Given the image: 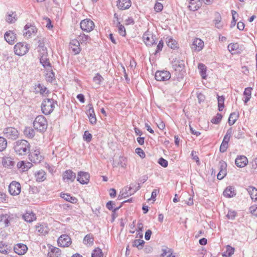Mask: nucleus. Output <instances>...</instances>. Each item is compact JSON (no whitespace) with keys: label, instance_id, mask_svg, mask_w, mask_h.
Masks as SVG:
<instances>
[{"label":"nucleus","instance_id":"obj_1","mask_svg":"<svg viewBox=\"0 0 257 257\" xmlns=\"http://www.w3.org/2000/svg\"><path fill=\"white\" fill-rule=\"evenodd\" d=\"M13 148L17 155H26L30 152V145L25 140H19L14 143Z\"/></svg>","mask_w":257,"mask_h":257},{"label":"nucleus","instance_id":"obj_2","mask_svg":"<svg viewBox=\"0 0 257 257\" xmlns=\"http://www.w3.org/2000/svg\"><path fill=\"white\" fill-rule=\"evenodd\" d=\"M34 128L40 132H44L47 128V121L43 115L37 116L33 122Z\"/></svg>","mask_w":257,"mask_h":257},{"label":"nucleus","instance_id":"obj_3","mask_svg":"<svg viewBox=\"0 0 257 257\" xmlns=\"http://www.w3.org/2000/svg\"><path fill=\"white\" fill-rule=\"evenodd\" d=\"M54 107V100L52 98L45 99L41 104V110L45 115L51 113L53 111Z\"/></svg>","mask_w":257,"mask_h":257},{"label":"nucleus","instance_id":"obj_4","mask_svg":"<svg viewBox=\"0 0 257 257\" xmlns=\"http://www.w3.org/2000/svg\"><path fill=\"white\" fill-rule=\"evenodd\" d=\"M14 49L15 54L18 56H23L28 52L29 47L28 44L19 42L15 45Z\"/></svg>","mask_w":257,"mask_h":257},{"label":"nucleus","instance_id":"obj_5","mask_svg":"<svg viewBox=\"0 0 257 257\" xmlns=\"http://www.w3.org/2000/svg\"><path fill=\"white\" fill-rule=\"evenodd\" d=\"M3 133L6 138L12 140H16L19 136L18 131L13 127H7L4 128Z\"/></svg>","mask_w":257,"mask_h":257},{"label":"nucleus","instance_id":"obj_6","mask_svg":"<svg viewBox=\"0 0 257 257\" xmlns=\"http://www.w3.org/2000/svg\"><path fill=\"white\" fill-rule=\"evenodd\" d=\"M80 25L81 29L86 32H91L93 30L94 27V24L93 22L88 19L81 21Z\"/></svg>","mask_w":257,"mask_h":257},{"label":"nucleus","instance_id":"obj_7","mask_svg":"<svg viewBox=\"0 0 257 257\" xmlns=\"http://www.w3.org/2000/svg\"><path fill=\"white\" fill-rule=\"evenodd\" d=\"M21 191V184L16 181H12L9 186V191L12 195H18Z\"/></svg>","mask_w":257,"mask_h":257},{"label":"nucleus","instance_id":"obj_8","mask_svg":"<svg viewBox=\"0 0 257 257\" xmlns=\"http://www.w3.org/2000/svg\"><path fill=\"white\" fill-rule=\"evenodd\" d=\"M144 43L147 46H151L155 43L156 37L150 32L147 31L143 36Z\"/></svg>","mask_w":257,"mask_h":257},{"label":"nucleus","instance_id":"obj_9","mask_svg":"<svg viewBox=\"0 0 257 257\" xmlns=\"http://www.w3.org/2000/svg\"><path fill=\"white\" fill-rule=\"evenodd\" d=\"M155 76L156 80L164 81L169 80L171 78V74L168 71H157Z\"/></svg>","mask_w":257,"mask_h":257},{"label":"nucleus","instance_id":"obj_10","mask_svg":"<svg viewBox=\"0 0 257 257\" xmlns=\"http://www.w3.org/2000/svg\"><path fill=\"white\" fill-rule=\"evenodd\" d=\"M29 159L30 161L35 164H38L44 159L43 157L40 155L39 150H36L29 154Z\"/></svg>","mask_w":257,"mask_h":257},{"label":"nucleus","instance_id":"obj_11","mask_svg":"<svg viewBox=\"0 0 257 257\" xmlns=\"http://www.w3.org/2000/svg\"><path fill=\"white\" fill-rule=\"evenodd\" d=\"M89 174L85 172H79L78 173L77 180L82 184H87L89 181Z\"/></svg>","mask_w":257,"mask_h":257},{"label":"nucleus","instance_id":"obj_12","mask_svg":"<svg viewBox=\"0 0 257 257\" xmlns=\"http://www.w3.org/2000/svg\"><path fill=\"white\" fill-rule=\"evenodd\" d=\"M135 186L136 187L135 189H133L132 187L131 186L129 187H125L121 192L122 197L125 198L129 195H131L141 188V186L139 184H138L137 186H136V185H135Z\"/></svg>","mask_w":257,"mask_h":257},{"label":"nucleus","instance_id":"obj_13","mask_svg":"<svg viewBox=\"0 0 257 257\" xmlns=\"http://www.w3.org/2000/svg\"><path fill=\"white\" fill-rule=\"evenodd\" d=\"M69 48L75 54H79L81 50L79 41L75 39L70 42Z\"/></svg>","mask_w":257,"mask_h":257},{"label":"nucleus","instance_id":"obj_14","mask_svg":"<svg viewBox=\"0 0 257 257\" xmlns=\"http://www.w3.org/2000/svg\"><path fill=\"white\" fill-rule=\"evenodd\" d=\"M204 47V42L199 38H195L192 44L191 49L195 52L200 51Z\"/></svg>","mask_w":257,"mask_h":257},{"label":"nucleus","instance_id":"obj_15","mask_svg":"<svg viewBox=\"0 0 257 257\" xmlns=\"http://www.w3.org/2000/svg\"><path fill=\"white\" fill-rule=\"evenodd\" d=\"M219 172L217 175V179H222L226 175L227 164L224 161H220L219 164Z\"/></svg>","mask_w":257,"mask_h":257},{"label":"nucleus","instance_id":"obj_16","mask_svg":"<svg viewBox=\"0 0 257 257\" xmlns=\"http://www.w3.org/2000/svg\"><path fill=\"white\" fill-rule=\"evenodd\" d=\"M4 37L5 40L10 45L14 44L17 38L16 34L12 31L6 32Z\"/></svg>","mask_w":257,"mask_h":257},{"label":"nucleus","instance_id":"obj_17","mask_svg":"<svg viewBox=\"0 0 257 257\" xmlns=\"http://www.w3.org/2000/svg\"><path fill=\"white\" fill-rule=\"evenodd\" d=\"M14 250L17 254L23 255L27 251L28 247L26 244L23 243H18L14 246Z\"/></svg>","mask_w":257,"mask_h":257},{"label":"nucleus","instance_id":"obj_18","mask_svg":"<svg viewBox=\"0 0 257 257\" xmlns=\"http://www.w3.org/2000/svg\"><path fill=\"white\" fill-rule=\"evenodd\" d=\"M248 163V160L247 158L244 156H237L235 160V164L238 167L240 168H243L245 167Z\"/></svg>","mask_w":257,"mask_h":257},{"label":"nucleus","instance_id":"obj_19","mask_svg":"<svg viewBox=\"0 0 257 257\" xmlns=\"http://www.w3.org/2000/svg\"><path fill=\"white\" fill-rule=\"evenodd\" d=\"M172 66L176 71H181L185 67L184 61L177 59H175L172 61Z\"/></svg>","mask_w":257,"mask_h":257},{"label":"nucleus","instance_id":"obj_20","mask_svg":"<svg viewBox=\"0 0 257 257\" xmlns=\"http://www.w3.org/2000/svg\"><path fill=\"white\" fill-rule=\"evenodd\" d=\"M130 0H118L117 2L118 8L121 10L128 9L131 6Z\"/></svg>","mask_w":257,"mask_h":257},{"label":"nucleus","instance_id":"obj_21","mask_svg":"<svg viewBox=\"0 0 257 257\" xmlns=\"http://www.w3.org/2000/svg\"><path fill=\"white\" fill-rule=\"evenodd\" d=\"M89 109L87 111V114L89 118L90 122L91 124H95L96 122V118L95 116L94 109L91 104L89 105Z\"/></svg>","mask_w":257,"mask_h":257},{"label":"nucleus","instance_id":"obj_22","mask_svg":"<svg viewBox=\"0 0 257 257\" xmlns=\"http://www.w3.org/2000/svg\"><path fill=\"white\" fill-rule=\"evenodd\" d=\"M40 62L46 69L49 70L52 68V65L49 59L48 58V56H41L40 58Z\"/></svg>","mask_w":257,"mask_h":257},{"label":"nucleus","instance_id":"obj_23","mask_svg":"<svg viewBox=\"0 0 257 257\" xmlns=\"http://www.w3.org/2000/svg\"><path fill=\"white\" fill-rule=\"evenodd\" d=\"M36 230L42 235H45L49 232V228L47 224H41L39 225H36Z\"/></svg>","mask_w":257,"mask_h":257},{"label":"nucleus","instance_id":"obj_24","mask_svg":"<svg viewBox=\"0 0 257 257\" xmlns=\"http://www.w3.org/2000/svg\"><path fill=\"white\" fill-rule=\"evenodd\" d=\"M236 195L234 187L233 186L227 187L223 191V195L227 198L233 197Z\"/></svg>","mask_w":257,"mask_h":257},{"label":"nucleus","instance_id":"obj_25","mask_svg":"<svg viewBox=\"0 0 257 257\" xmlns=\"http://www.w3.org/2000/svg\"><path fill=\"white\" fill-rule=\"evenodd\" d=\"M32 166V164L30 162H26L22 161L18 163L17 167L21 169L23 172L28 171Z\"/></svg>","mask_w":257,"mask_h":257},{"label":"nucleus","instance_id":"obj_26","mask_svg":"<svg viewBox=\"0 0 257 257\" xmlns=\"http://www.w3.org/2000/svg\"><path fill=\"white\" fill-rule=\"evenodd\" d=\"M190 5L188 8L190 10L195 11L200 7V0H189Z\"/></svg>","mask_w":257,"mask_h":257},{"label":"nucleus","instance_id":"obj_27","mask_svg":"<svg viewBox=\"0 0 257 257\" xmlns=\"http://www.w3.org/2000/svg\"><path fill=\"white\" fill-rule=\"evenodd\" d=\"M36 180L37 182H41L46 179V173L44 171L40 170L35 173Z\"/></svg>","mask_w":257,"mask_h":257},{"label":"nucleus","instance_id":"obj_28","mask_svg":"<svg viewBox=\"0 0 257 257\" xmlns=\"http://www.w3.org/2000/svg\"><path fill=\"white\" fill-rule=\"evenodd\" d=\"M50 248V251L48 253L49 257H60L61 251L59 248L51 246Z\"/></svg>","mask_w":257,"mask_h":257},{"label":"nucleus","instance_id":"obj_29","mask_svg":"<svg viewBox=\"0 0 257 257\" xmlns=\"http://www.w3.org/2000/svg\"><path fill=\"white\" fill-rule=\"evenodd\" d=\"M247 191L249 194L252 200L257 201V189L252 186H249L247 188Z\"/></svg>","mask_w":257,"mask_h":257},{"label":"nucleus","instance_id":"obj_30","mask_svg":"<svg viewBox=\"0 0 257 257\" xmlns=\"http://www.w3.org/2000/svg\"><path fill=\"white\" fill-rule=\"evenodd\" d=\"M227 48L232 54L237 53L239 51V45L236 43L229 44Z\"/></svg>","mask_w":257,"mask_h":257},{"label":"nucleus","instance_id":"obj_31","mask_svg":"<svg viewBox=\"0 0 257 257\" xmlns=\"http://www.w3.org/2000/svg\"><path fill=\"white\" fill-rule=\"evenodd\" d=\"M23 218L28 222H32L36 220V217L35 214L33 212H26L23 215Z\"/></svg>","mask_w":257,"mask_h":257},{"label":"nucleus","instance_id":"obj_32","mask_svg":"<svg viewBox=\"0 0 257 257\" xmlns=\"http://www.w3.org/2000/svg\"><path fill=\"white\" fill-rule=\"evenodd\" d=\"M12 218L10 216L7 214H1L0 215V223L4 222L5 226L8 227L10 224V221Z\"/></svg>","mask_w":257,"mask_h":257},{"label":"nucleus","instance_id":"obj_33","mask_svg":"<svg viewBox=\"0 0 257 257\" xmlns=\"http://www.w3.org/2000/svg\"><path fill=\"white\" fill-rule=\"evenodd\" d=\"M76 178V174L72 170H68L65 171V179L68 181L72 182Z\"/></svg>","mask_w":257,"mask_h":257},{"label":"nucleus","instance_id":"obj_34","mask_svg":"<svg viewBox=\"0 0 257 257\" xmlns=\"http://www.w3.org/2000/svg\"><path fill=\"white\" fill-rule=\"evenodd\" d=\"M166 42L168 46L171 49H175L178 47V44L176 41L171 37H167Z\"/></svg>","mask_w":257,"mask_h":257},{"label":"nucleus","instance_id":"obj_35","mask_svg":"<svg viewBox=\"0 0 257 257\" xmlns=\"http://www.w3.org/2000/svg\"><path fill=\"white\" fill-rule=\"evenodd\" d=\"M239 116V114L238 112H234L231 113L229 117L228 118V124L230 125H233L237 119L238 117Z\"/></svg>","mask_w":257,"mask_h":257},{"label":"nucleus","instance_id":"obj_36","mask_svg":"<svg viewBox=\"0 0 257 257\" xmlns=\"http://www.w3.org/2000/svg\"><path fill=\"white\" fill-rule=\"evenodd\" d=\"M45 77L46 81L50 82H52L53 80L55 79V73L53 71L52 68L49 70L47 69V73L46 74Z\"/></svg>","mask_w":257,"mask_h":257},{"label":"nucleus","instance_id":"obj_37","mask_svg":"<svg viewBox=\"0 0 257 257\" xmlns=\"http://www.w3.org/2000/svg\"><path fill=\"white\" fill-rule=\"evenodd\" d=\"M198 69L199 70L200 74L203 79H205L206 77V67L203 63H199L198 65Z\"/></svg>","mask_w":257,"mask_h":257},{"label":"nucleus","instance_id":"obj_38","mask_svg":"<svg viewBox=\"0 0 257 257\" xmlns=\"http://www.w3.org/2000/svg\"><path fill=\"white\" fill-rule=\"evenodd\" d=\"M232 133V129L231 127L227 130L226 135L224 137L222 144H225L228 146V142L230 140L231 135Z\"/></svg>","mask_w":257,"mask_h":257},{"label":"nucleus","instance_id":"obj_39","mask_svg":"<svg viewBox=\"0 0 257 257\" xmlns=\"http://www.w3.org/2000/svg\"><path fill=\"white\" fill-rule=\"evenodd\" d=\"M94 238L91 234H87L83 239V243L85 244L92 245L93 244Z\"/></svg>","mask_w":257,"mask_h":257},{"label":"nucleus","instance_id":"obj_40","mask_svg":"<svg viewBox=\"0 0 257 257\" xmlns=\"http://www.w3.org/2000/svg\"><path fill=\"white\" fill-rule=\"evenodd\" d=\"M24 133V135L29 138H33L35 134V131L30 127H26Z\"/></svg>","mask_w":257,"mask_h":257},{"label":"nucleus","instance_id":"obj_41","mask_svg":"<svg viewBox=\"0 0 257 257\" xmlns=\"http://www.w3.org/2000/svg\"><path fill=\"white\" fill-rule=\"evenodd\" d=\"M162 253L160 255V257H169L172 254H173V250L167 247H165L162 249Z\"/></svg>","mask_w":257,"mask_h":257},{"label":"nucleus","instance_id":"obj_42","mask_svg":"<svg viewBox=\"0 0 257 257\" xmlns=\"http://www.w3.org/2000/svg\"><path fill=\"white\" fill-rule=\"evenodd\" d=\"M234 252V248L229 245H227L226 250L224 251L223 256L225 257H230Z\"/></svg>","mask_w":257,"mask_h":257},{"label":"nucleus","instance_id":"obj_43","mask_svg":"<svg viewBox=\"0 0 257 257\" xmlns=\"http://www.w3.org/2000/svg\"><path fill=\"white\" fill-rule=\"evenodd\" d=\"M9 245L3 241L0 242V252L7 254L9 253Z\"/></svg>","mask_w":257,"mask_h":257},{"label":"nucleus","instance_id":"obj_44","mask_svg":"<svg viewBox=\"0 0 257 257\" xmlns=\"http://www.w3.org/2000/svg\"><path fill=\"white\" fill-rule=\"evenodd\" d=\"M145 244V241L142 239H136L133 242V246L136 247L138 249H142Z\"/></svg>","mask_w":257,"mask_h":257},{"label":"nucleus","instance_id":"obj_45","mask_svg":"<svg viewBox=\"0 0 257 257\" xmlns=\"http://www.w3.org/2000/svg\"><path fill=\"white\" fill-rule=\"evenodd\" d=\"M224 100H225V98L223 95H222V96L217 95L218 107V110L220 111H222L224 107Z\"/></svg>","mask_w":257,"mask_h":257},{"label":"nucleus","instance_id":"obj_46","mask_svg":"<svg viewBox=\"0 0 257 257\" xmlns=\"http://www.w3.org/2000/svg\"><path fill=\"white\" fill-rule=\"evenodd\" d=\"M251 88L249 87L246 88L243 92V95L245 96V99L244 102L245 103H247L250 99L251 97Z\"/></svg>","mask_w":257,"mask_h":257},{"label":"nucleus","instance_id":"obj_47","mask_svg":"<svg viewBox=\"0 0 257 257\" xmlns=\"http://www.w3.org/2000/svg\"><path fill=\"white\" fill-rule=\"evenodd\" d=\"M79 41L80 43L86 44L89 40H90V38L89 36L86 35L84 34H81L78 37Z\"/></svg>","mask_w":257,"mask_h":257},{"label":"nucleus","instance_id":"obj_48","mask_svg":"<svg viewBox=\"0 0 257 257\" xmlns=\"http://www.w3.org/2000/svg\"><path fill=\"white\" fill-rule=\"evenodd\" d=\"M7 146V141L3 137H0V152L5 150Z\"/></svg>","mask_w":257,"mask_h":257},{"label":"nucleus","instance_id":"obj_49","mask_svg":"<svg viewBox=\"0 0 257 257\" xmlns=\"http://www.w3.org/2000/svg\"><path fill=\"white\" fill-rule=\"evenodd\" d=\"M103 253L102 250L99 248L94 249L91 254V257H102Z\"/></svg>","mask_w":257,"mask_h":257},{"label":"nucleus","instance_id":"obj_50","mask_svg":"<svg viewBox=\"0 0 257 257\" xmlns=\"http://www.w3.org/2000/svg\"><path fill=\"white\" fill-rule=\"evenodd\" d=\"M14 13L9 14L6 18V21L10 24H12L15 23L17 21V18L16 17V14H15L14 16L13 15Z\"/></svg>","mask_w":257,"mask_h":257},{"label":"nucleus","instance_id":"obj_51","mask_svg":"<svg viewBox=\"0 0 257 257\" xmlns=\"http://www.w3.org/2000/svg\"><path fill=\"white\" fill-rule=\"evenodd\" d=\"M3 165L4 167H11L14 166V162L11 160V158H8L4 159L2 162Z\"/></svg>","mask_w":257,"mask_h":257},{"label":"nucleus","instance_id":"obj_52","mask_svg":"<svg viewBox=\"0 0 257 257\" xmlns=\"http://www.w3.org/2000/svg\"><path fill=\"white\" fill-rule=\"evenodd\" d=\"M65 201L75 204L77 203L78 200L76 197L71 196L70 194L65 193Z\"/></svg>","mask_w":257,"mask_h":257},{"label":"nucleus","instance_id":"obj_53","mask_svg":"<svg viewBox=\"0 0 257 257\" xmlns=\"http://www.w3.org/2000/svg\"><path fill=\"white\" fill-rule=\"evenodd\" d=\"M103 80V77L99 74L97 73L95 76H94L93 78V81L97 85H99L100 84V83Z\"/></svg>","mask_w":257,"mask_h":257},{"label":"nucleus","instance_id":"obj_54","mask_svg":"<svg viewBox=\"0 0 257 257\" xmlns=\"http://www.w3.org/2000/svg\"><path fill=\"white\" fill-rule=\"evenodd\" d=\"M222 117V115L220 113H218L215 116L212 118L211 122L213 123L217 124L221 121Z\"/></svg>","mask_w":257,"mask_h":257},{"label":"nucleus","instance_id":"obj_55","mask_svg":"<svg viewBox=\"0 0 257 257\" xmlns=\"http://www.w3.org/2000/svg\"><path fill=\"white\" fill-rule=\"evenodd\" d=\"M221 17L219 15H218V16L216 17V19L214 20V24L215 27L218 29H220L222 25L221 24Z\"/></svg>","mask_w":257,"mask_h":257},{"label":"nucleus","instance_id":"obj_56","mask_svg":"<svg viewBox=\"0 0 257 257\" xmlns=\"http://www.w3.org/2000/svg\"><path fill=\"white\" fill-rule=\"evenodd\" d=\"M37 32V29L34 26H31V28L29 29L26 33L24 34V35H28L29 36H30L32 34H35Z\"/></svg>","mask_w":257,"mask_h":257},{"label":"nucleus","instance_id":"obj_57","mask_svg":"<svg viewBox=\"0 0 257 257\" xmlns=\"http://www.w3.org/2000/svg\"><path fill=\"white\" fill-rule=\"evenodd\" d=\"M118 27L119 34L122 36H125L126 35L125 29L124 26L121 24L116 26Z\"/></svg>","mask_w":257,"mask_h":257},{"label":"nucleus","instance_id":"obj_58","mask_svg":"<svg viewBox=\"0 0 257 257\" xmlns=\"http://www.w3.org/2000/svg\"><path fill=\"white\" fill-rule=\"evenodd\" d=\"M251 169L254 173H257V158H254L251 162Z\"/></svg>","mask_w":257,"mask_h":257},{"label":"nucleus","instance_id":"obj_59","mask_svg":"<svg viewBox=\"0 0 257 257\" xmlns=\"http://www.w3.org/2000/svg\"><path fill=\"white\" fill-rule=\"evenodd\" d=\"M92 139V135L88 131H85L83 135V139L84 141L90 142Z\"/></svg>","mask_w":257,"mask_h":257},{"label":"nucleus","instance_id":"obj_60","mask_svg":"<svg viewBox=\"0 0 257 257\" xmlns=\"http://www.w3.org/2000/svg\"><path fill=\"white\" fill-rule=\"evenodd\" d=\"M64 234H62L57 240V243L59 246L64 247Z\"/></svg>","mask_w":257,"mask_h":257},{"label":"nucleus","instance_id":"obj_61","mask_svg":"<svg viewBox=\"0 0 257 257\" xmlns=\"http://www.w3.org/2000/svg\"><path fill=\"white\" fill-rule=\"evenodd\" d=\"M40 192L39 189L35 186H30L29 192L30 193L35 194H37Z\"/></svg>","mask_w":257,"mask_h":257},{"label":"nucleus","instance_id":"obj_62","mask_svg":"<svg viewBox=\"0 0 257 257\" xmlns=\"http://www.w3.org/2000/svg\"><path fill=\"white\" fill-rule=\"evenodd\" d=\"M158 163L163 167H167L168 165V161L163 158H161L159 159Z\"/></svg>","mask_w":257,"mask_h":257},{"label":"nucleus","instance_id":"obj_63","mask_svg":"<svg viewBox=\"0 0 257 257\" xmlns=\"http://www.w3.org/2000/svg\"><path fill=\"white\" fill-rule=\"evenodd\" d=\"M136 153L140 156V157L142 158H144L145 157V154L144 151L140 148H138L135 150Z\"/></svg>","mask_w":257,"mask_h":257},{"label":"nucleus","instance_id":"obj_64","mask_svg":"<svg viewBox=\"0 0 257 257\" xmlns=\"http://www.w3.org/2000/svg\"><path fill=\"white\" fill-rule=\"evenodd\" d=\"M163 8V5L160 3H157L154 6V10L157 12H161Z\"/></svg>","mask_w":257,"mask_h":257}]
</instances>
